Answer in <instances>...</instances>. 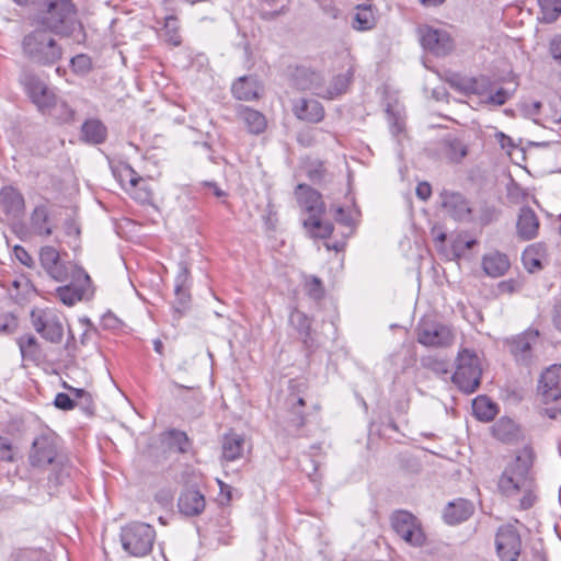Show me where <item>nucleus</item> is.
<instances>
[{
	"instance_id": "f257e3e1",
	"label": "nucleus",
	"mask_w": 561,
	"mask_h": 561,
	"mask_svg": "<svg viewBox=\"0 0 561 561\" xmlns=\"http://www.w3.org/2000/svg\"><path fill=\"white\" fill-rule=\"evenodd\" d=\"M534 451L525 446L507 463L499 479V490L506 497L518 499L522 510L530 508L537 501V485L531 474Z\"/></svg>"
},
{
	"instance_id": "f03ea898",
	"label": "nucleus",
	"mask_w": 561,
	"mask_h": 561,
	"mask_svg": "<svg viewBox=\"0 0 561 561\" xmlns=\"http://www.w3.org/2000/svg\"><path fill=\"white\" fill-rule=\"evenodd\" d=\"M39 22L62 36H72L82 31L77 9L70 0H43Z\"/></svg>"
},
{
	"instance_id": "7ed1b4c3",
	"label": "nucleus",
	"mask_w": 561,
	"mask_h": 561,
	"mask_svg": "<svg viewBox=\"0 0 561 561\" xmlns=\"http://www.w3.org/2000/svg\"><path fill=\"white\" fill-rule=\"evenodd\" d=\"M24 53L34 61L51 65L60 59L61 48L46 31H34L23 39Z\"/></svg>"
},
{
	"instance_id": "20e7f679",
	"label": "nucleus",
	"mask_w": 561,
	"mask_h": 561,
	"mask_svg": "<svg viewBox=\"0 0 561 561\" xmlns=\"http://www.w3.org/2000/svg\"><path fill=\"white\" fill-rule=\"evenodd\" d=\"M481 375L479 356L468 348L461 350L458 353L457 366L453 375L454 383L463 392L472 393L480 385Z\"/></svg>"
},
{
	"instance_id": "39448f33",
	"label": "nucleus",
	"mask_w": 561,
	"mask_h": 561,
	"mask_svg": "<svg viewBox=\"0 0 561 561\" xmlns=\"http://www.w3.org/2000/svg\"><path fill=\"white\" fill-rule=\"evenodd\" d=\"M156 531L146 523H131L121 530L123 549L134 557L148 554L153 546Z\"/></svg>"
},
{
	"instance_id": "423d86ee",
	"label": "nucleus",
	"mask_w": 561,
	"mask_h": 561,
	"mask_svg": "<svg viewBox=\"0 0 561 561\" xmlns=\"http://www.w3.org/2000/svg\"><path fill=\"white\" fill-rule=\"evenodd\" d=\"M70 270L69 284L56 288V297L68 307L89 299L93 294L89 274L78 265H70Z\"/></svg>"
},
{
	"instance_id": "0eeeda50",
	"label": "nucleus",
	"mask_w": 561,
	"mask_h": 561,
	"mask_svg": "<svg viewBox=\"0 0 561 561\" xmlns=\"http://www.w3.org/2000/svg\"><path fill=\"white\" fill-rule=\"evenodd\" d=\"M31 321L35 331L51 343H59L64 336L61 314L53 308H35L31 312Z\"/></svg>"
},
{
	"instance_id": "6e6552de",
	"label": "nucleus",
	"mask_w": 561,
	"mask_h": 561,
	"mask_svg": "<svg viewBox=\"0 0 561 561\" xmlns=\"http://www.w3.org/2000/svg\"><path fill=\"white\" fill-rule=\"evenodd\" d=\"M20 82L31 101L41 112H49L57 104V96L54 91L34 73L23 71Z\"/></svg>"
},
{
	"instance_id": "1a4fd4ad",
	"label": "nucleus",
	"mask_w": 561,
	"mask_h": 561,
	"mask_svg": "<svg viewBox=\"0 0 561 561\" xmlns=\"http://www.w3.org/2000/svg\"><path fill=\"white\" fill-rule=\"evenodd\" d=\"M391 525L396 534L413 547H422L426 540L419 519L407 511H398L391 516Z\"/></svg>"
},
{
	"instance_id": "9d476101",
	"label": "nucleus",
	"mask_w": 561,
	"mask_h": 561,
	"mask_svg": "<svg viewBox=\"0 0 561 561\" xmlns=\"http://www.w3.org/2000/svg\"><path fill=\"white\" fill-rule=\"evenodd\" d=\"M417 341L422 345L430 347H445L453 344L455 334L450 327L423 319L416 329Z\"/></svg>"
},
{
	"instance_id": "9b49d317",
	"label": "nucleus",
	"mask_w": 561,
	"mask_h": 561,
	"mask_svg": "<svg viewBox=\"0 0 561 561\" xmlns=\"http://www.w3.org/2000/svg\"><path fill=\"white\" fill-rule=\"evenodd\" d=\"M454 84L463 93L481 95L486 103L493 105H503L511 96L510 92L503 88L486 93V80L484 78H459L454 81Z\"/></svg>"
},
{
	"instance_id": "f8f14e48",
	"label": "nucleus",
	"mask_w": 561,
	"mask_h": 561,
	"mask_svg": "<svg viewBox=\"0 0 561 561\" xmlns=\"http://www.w3.org/2000/svg\"><path fill=\"white\" fill-rule=\"evenodd\" d=\"M57 456V437L45 433L36 437L32 444L30 462L33 467L44 468L53 463Z\"/></svg>"
},
{
	"instance_id": "ddd939ff",
	"label": "nucleus",
	"mask_w": 561,
	"mask_h": 561,
	"mask_svg": "<svg viewBox=\"0 0 561 561\" xmlns=\"http://www.w3.org/2000/svg\"><path fill=\"white\" fill-rule=\"evenodd\" d=\"M496 551L502 561H516L522 548L520 536L512 525L501 526L496 533Z\"/></svg>"
},
{
	"instance_id": "4468645a",
	"label": "nucleus",
	"mask_w": 561,
	"mask_h": 561,
	"mask_svg": "<svg viewBox=\"0 0 561 561\" xmlns=\"http://www.w3.org/2000/svg\"><path fill=\"white\" fill-rule=\"evenodd\" d=\"M419 36L423 48L434 55H446L453 48L451 38L445 31L424 25L419 27Z\"/></svg>"
},
{
	"instance_id": "2eb2a0df",
	"label": "nucleus",
	"mask_w": 561,
	"mask_h": 561,
	"mask_svg": "<svg viewBox=\"0 0 561 561\" xmlns=\"http://www.w3.org/2000/svg\"><path fill=\"white\" fill-rule=\"evenodd\" d=\"M39 261L46 273L56 282H67L71 263L60 261L59 252L50 245H45L39 251Z\"/></svg>"
},
{
	"instance_id": "dca6fc26",
	"label": "nucleus",
	"mask_w": 561,
	"mask_h": 561,
	"mask_svg": "<svg viewBox=\"0 0 561 561\" xmlns=\"http://www.w3.org/2000/svg\"><path fill=\"white\" fill-rule=\"evenodd\" d=\"M538 390L545 403L561 399V364L551 365L541 374Z\"/></svg>"
},
{
	"instance_id": "f3484780",
	"label": "nucleus",
	"mask_w": 561,
	"mask_h": 561,
	"mask_svg": "<svg viewBox=\"0 0 561 561\" xmlns=\"http://www.w3.org/2000/svg\"><path fill=\"white\" fill-rule=\"evenodd\" d=\"M539 341V332L528 329L510 342L511 353L518 363L528 365L533 359V350Z\"/></svg>"
},
{
	"instance_id": "a211bd4d",
	"label": "nucleus",
	"mask_w": 561,
	"mask_h": 561,
	"mask_svg": "<svg viewBox=\"0 0 561 561\" xmlns=\"http://www.w3.org/2000/svg\"><path fill=\"white\" fill-rule=\"evenodd\" d=\"M205 506V496L193 488L182 491L178 500L179 511L185 516H197L204 512Z\"/></svg>"
},
{
	"instance_id": "6ab92c4d",
	"label": "nucleus",
	"mask_w": 561,
	"mask_h": 561,
	"mask_svg": "<svg viewBox=\"0 0 561 561\" xmlns=\"http://www.w3.org/2000/svg\"><path fill=\"white\" fill-rule=\"evenodd\" d=\"M296 197L301 209L308 213L309 216L323 215L324 204L321 195L308 185H298L296 190Z\"/></svg>"
},
{
	"instance_id": "aec40b11",
	"label": "nucleus",
	"mask_w": 561,
	"mask_h": 561,
	"mask_svg": "<svg viewBox=\"0 0 561 561\" xmlns=\"http://www.w3.org/2000/svg\"><path fill=\"white\" fill-rule=\"evenodd\" d=\"M442 205L457 220H467L470 217L471 208L466 198L459 193L444 192L442 194Z\"/></svg>"
},
{
	"instance_id": "412c9836",
	"label": "nucleus",
	"mask_w": 561,
	"mask_h": 561,
	"mask_svg": "<svg viewBox=\"0 0 561 561\" xmlns=\"http://www.w3.org/2000/svg\"><path fill=\"white\" fill-rule=\"evenodd\" d=\"M25 203L22 194L12 186L0 191V208L10 217L18 218L24 211Z\"/></svg>"
},
{
	"instance_id": "4be33fe9",
	"label": "nucleus",
	"mask_w": 561,
	"mask_h": 561,
	"mask_svg": "<svg viewBox=\"0 0 561 561\" xmlns=\"http://www.w3.org/2000/svg\"><path fill=\"white\" fill-rule=\"evenodd\" d=\"M295 84L300 90H308L320 96V91H324V77L320 72L299 68L295 73Z\"/></svg>"
},
{
	"instance_id": "5701e85b",
	"label": "nucleus",
	"mask_w": 561,
	"mask_h": 561,
	"mask_svg": "<svg viewBox=\"0 0 561 561\" xmlns=\"http://www.w3.org/2000/svg\"><path fill=\"white\" fill-rule=\"evenodd\" d=\"M482 268L490 277H501L510 268V260L507 255L502 252L490 251L482 257Z\"/></svg>"
},
{
	"instance_id": "b1692460",
	"label": "nucleus",
	"mask_w": 561,
	"mask_h": 561,
	"mask_svg": "<svg viewBox=\"0 0 561 561\" xmlns=\"http://www.w3.org/2000/svg\"><path fill=\"white\" fill-rule=\"evenodd\" d=\"M516 229L518 237L523 240H531L538 234L539 220L533 209L528 207L520 209Z\"/></svg>"
},
{
	"instance_id": "393cba45",
	"label": "nucleus",
	"mask_w": 561,
	"mask_h": 561,
	"mask_svg": "<svg viewBox=\"0 0 561 561\" xmlns=\"http://www.w3.org/2000/svg\"><path fill=\"white\" fill-rule=\"evenodd\" d=\"M31 231L41 237H49L53 233L54 225L49 217L48 208L39 205L34 208L30 218Z\"/></svg>"
},
{
	"instance_id": "a878e982",
	"label": "nucleus",
	"mask_w": 561,
	"mask_h": 561,
	"mask_svg": "<svg viewBox=\"0 0 561 561\" xmlns=\"http://www.w3.org/2000/svg\"><path fill=\"white\" fill-rule=\"evenodd\" d=\"M231 91L238 100L251 101L260 95L261 84L255 77H240L233 82Z\"/></svg>"
},
{
	"instance_id": "bb28decb",
	"label": "nucleus",
	"mask_w": 561,
	"mask_h": 561,
	"mask_svg": "<svg viewBox=\"0 0 561 561\" xmlns=\"http://www.w3.org/2000/svg\"><path fill=\"white\" fill-rule=\"evenodd\" d=\"M295 115L302 121L318 123L324 116V108L316 100L301 99L294 105Z\"/></svg>"
},
{
	"instance_id": "cd10ccee",
	"label": "nucleus",
	"mask_w": 561,
	"mask_h": 561,
	"mask_svg": "<svg viewBox=\"0 0 561 561\" xmlns=\"http://www.w3.org/2000/svg\"><path fill=\"white\" fill-rule=\"evenodd\" d=\"M473 512L471 502L459 499L447 505L444 511V519L447 524L454 525L461 523L470 517Z\"/></svg>"
},
{
	"instance_id": "c85d7f7f",
	"label": "nucleus",
	"mask_w": 561,
	"mask_h": 561,
	"mask_svg": "<svg viewBox=\"0 0 561 561\" xmlns=\"http://www.w3.org/2000/svg\"><path fill=\"white\" fill-rule=\"evenodd\" d=\"M244 437L230 432L222 438V457L227 461H234L242 457L244 450Z\"/></svg>"
},
{
	"instance_id": "c756f323",
	"label": "nucleus",
	"mask_w": 561,
	"mask_h": 561,
	"mask_svg": "<svg viewBox=\"0 0 561 561\" xmlns=\"http://www.w3.org/2000/svg\"><path fill=\"white\" fill-rule=\"evenodd\" d=\"M107 130L104 124L95 118L88 119L81 127V139L91 145H99L106 139Z\"/></svg>"
},
{
	"instance_id": "7c9ffc66",
	"label": "nucleus",
	"mask_w": 561,
	"mask_h": 561,
	"mask_svg": "<svg viewBox=\"0 0 561 561\" xmlns=\"http://www.w3.org/2000/svg\"><path fill=\"white\" fill-rule=\"evenodd\" d=\"M238 116L251 134H261L266 128L265 116L256 110L241 106L238 110Z\"/></svg>"
},
{
	"instance_id": "2f4dec72",
	"label": "nucleus",
	"mask_w": 561,
	"mask_h": 561,
	"mask_svg": "<svg viewBox=\"0 0 561 561\" xmlns=\"http://www.w3.org/2000/svg\"><path fill=\"white\" fill-rule=\"evenodd\" d=\"M472 411L478 420L490 422L497 414V405L488 397L479 396L472 402Z\"/></svg>"
},
{
	"instance_id": "473e14b6",
	"label": "nucleus",
	"mask_w": 561,
	"mask_h": 561,
	"mask_svg": "<svg viewBox=\"0 0 561 561\" xmlns=\"http://www.w3.org/2000/svg\"><path fill=\"white\" fill-rule=\"evenodd\" d=\"M353 72L347 70L345 73L332 78L329 85L324 83V91H320V98L333 99L344 93L351 82Z\"/></svg>"
},
{
	"instance_id": "72a5a7b5",
	"label": "nucleus",
	"mask_w": 561,
	"mask_h": 561,
	"mask_svg": "<svg viewBox=\"0 0 561 561\" xmlns=\"http://www.w3.org/2000/svg\"><path fill=\"white\" fill-rule=\"evenodd\" d=\"M322 215L308 216L304 220L305 228L314 238L325 239L331 236L333 226L329 221H322Z\"/></svg>"
},
{
	"instance_id": "f704fd0d",
	"label": "nucleus",
	"mask_w": 561,
	"mask_h": 561,
	"mask_svg": "<svg viewBox=\"0 0 561 561\" xmlns=\"http://www.w3.org/2000/svg\"><path fill=\"white\" fill-rule=\"evenodd\" d=\"M289 324L298 332L304 343L311 337V319L302 311L293 309L289 314Z\"/></svg>"
},
{
	"instance_id": "c9c22d12",
	"label": "nucleus",
	"mask_w": 561,
	"mask_h": 561,
	"mask_svg": "<svg viewBox=\"0 0 561 561\" xmlns=\"http://www.w3.org/2000/svg\"><path fill=\"white\" fill-rule=\"evenodd\" d=\"M376 24V18L370 5L360 4L356 7L353 19V27L357 31L371 30Z\"/></svg>"
},
{
	"instance_id": "e433bc0d",
	"label": "nucleus",
	"mask_w": 561,
	"mask_h": 561,
	"mask_svg": "<svg viewBox=\"0 0 561 561\" xmlns=\"http://www.w3.org/2000/svg\"><path fill=\"white\" fill-rule=\"evenodd\" d=\"M126 192L138 203L150 204L152 201V190L142 178L138 179L136 185L126 187Z\"/></svg>"
},
{
	"instance_id": "4c0bfd02",
	"label": "nucleus",
	"mask_w": 561,
	"mask_h": 561,
	"mask_svg": "<svg viewBox=\"0 0 561 561\" xmlns=\"http://www.w3.org/2000/svg\"><path fill=\"white\" fill-rule=\"evenodd\" d=\"M19 348L24 360H36L39 355V348L36 339L33 335H25L18 341Z\"/></svg>"
},
{
	"instance_id": "58836bf2",
	"label": "nucleus",
	"mask_w": 561,
	"mask_h": 561,
	"mask_svg": "<svg viewBox=\"0 0 561 561\" xmlns=\"http://www.w3.org/2000/svg\"><path fill=\"white\" fill-rule=\"evenodd\" d=\"M541 20L546 23L554 22L561 14V0H538Z\"/></svg>"
},
{
	"instance_id": "ea45409f",
	"label": "nucleus",
	"mask_w": 561,
	"mask_h": 561,
	"mask_svg": "<svg viewBox=\"0 0 561 561\" xmlns=\"http://www.w3.org/2000/svg\"><path fill=\"white\" fill-rule=\"evenodd\" d=\"M114 176L118 180L122 187L126 191V187L136 185V182L140 178L134 169L125 164L113 170Z\"/></svg>"
},
{
	"instance_id": "a19ab883",
	"label": "nucleus",
	"mask_w": 561,
	"mask_h": 561,
	"mask_svg": "<svg viewBox=\"0 0 561 561\" xmlns=\"http://www.w3.org/2000/svg\"><path fill=\"white\" fill-rule=\"evenodd\" d=\"M446 154L451 161H460L463 157L467 154V147L466 145L457 139V138H450L446 139Z\"/></svg>"
},
{
	"instance_id": "79ce46f5",
	"label": "nucleus",
	"mask_w": 561,
	"mask_h": 561,
	"mask_svg": "<svg viewBox=\"0 0 561 561\" xmlns=\"http://www.w3.org/2000/svg\"><path fill=\"white\" fill-rule=\"evenodd\" d=\"M164 32L169 43L173 46L181 44V35L179 34V21L175 16L170 15L165 18Z\"/></svg>"
},
{
	"instance_id": "37998d69",
	"label": "nucleus",
	"mask_w": 561,
	"mask_h": 561,
	"mask_svg": "<svg viewBox=\"0 0 561 561\" xmlns=\"http://www.w3.org/2000/svg\"><path fill=\"white\" fill-rule=\"evenodd\" d=\"M168 435L171 448H175L180 453H185L188 449V437L184 432L172 430Z\"/></svg>"
},
{
	"instance_id": "c03bdc74",
	"label": "nucleus",
	"mask_w": 561,
	"mask_h": 561,
	"mask_svg": "<svg viewBox=\"0 0 561 561\" xmlns=\"http://www.w3.org/2000/svg\"><path fill=\"white\" fill-rule=\"evenodd\" d=\"M191 277L190 271L184 262H180L178 265V274L174 279V291L182 290L183 288H190Z\"/></svg>"
},
{
	"instance_id": "a18cd8bd",
	"label": "nucleus",
	"mask_w": 561,
	"mask_h": 561,
	"mask_svg": "<svg viewBox=\"0 0 561 561\" xmlns=\"http://www.w3.org/2000/svg\"><path fill=\"white\" fill-rule=\"evenodd\" d=\"M305 289L307 294L313 299H320L323 297L324 294L322 283L316 276H309L306 278Z\"/></svg>"
},
{
	"instance_id": "49530a36",
	"label": "nucleus",
	"mask_w": 561,
	"mask_h": 561,
	"mask_svg": "<svg viewBox=\"0 0 561 561\" xmlns=\"http://www.w3.org/2000/svg\"><path fill=\"white\" fill-rule=\"evenodd\" d=\"M286 404L288 409L297 415L299 425H301L304 423V415L299 409L305 405L304 397L295 392H290L286 398Z\"/></svg>"
},
{
	"instance_id": "de8ad7c7",
	"label": "nucleus",
	"mask_w": 561,
	"mask_h": 561,
	"mask_svg": "<svg viewBox=\"0 0 561 561\" xmlns=\"http://www.w3.org/2000/svg\"><path fill=\"white\" fill-rule=\"evenodd\" d=\"M72 70L78 75H87L91 69V59L84 54L77 55L70 60Z\"/></svg>"
},
{
	"instance_id": "09e8293b",
	"label": "nucleus",
	"mask_w": 561,
	"mask_h": 561,
	"mask_svg": "<svg viewBox=\"0 0 561 561\" xmlns=\"http://www.w3.org/2000/svg\"><path fill=\"white\" fill-rule=\"evenodd\" d=\"M514 430V423L511 420L501 419L493 426V434L501 440L508 439Z\"/></svg>"
},
{
	"instance_id": "8fccbe9b",
	"label": "nucleus",
	"mask_w": 561,
	"mask_h": 561,
	"mask_svg": "<svg viewBox=\"0 0 561 561\" xmlns=\"http://www.w3.org/2000/svg\"><path fill=\"white\" fill-rule=\"evenodd\" d=\"M522 261L527 271L530 273L541 267V261L537 257L536 252L533 248H528L522 255Z\"/></svg>"
},
{
	"instance_id": "3c124183",
	"label": "nucleus",
	"mask_w": 561,
	"mask_h": 561,
	"mask_svg": "<svg viewBox=\"0 0 561 561\" xmlns=\"http://www.w3.org/2000/svg\"><path fill=\"white\" fill-rule=\"evenodd\" d=\"M175 294V306L174 311L182 313L188 306L191 295L190 288H183L182 290L174 291Z\"/></svg>"
},
{
	"instance_id": "603ef678",
	"label": "nucleus",
	"mask_w": 561,
	"mask_h": 561,
	"mask_svg": "<svg viewBox=\"0 0 561 561\" xmlns=\"http://www.w3.org/2000/svg\"><path fill=\"white\" fill-rule=\"evenodd\" d=\"M477 241L474 239H463L458 237L453 242V251L456 256H461L465 254L466 250H470Z\"/></svg>"
},
{
	"instance_id": "864d4df0",
	"label": "nucleus",
	"mask_w": 561,
	"mask_h": 561,
	"mask_svg": "<svg viewBox=\"0 0 561 561\" xmlns=\"http://www.w3.org/2000/svg\"><path fill=\"white\" fill-rule=\"evenodd\" d=\"M494 139L508 156H511L513 150L517 147L513 139L503 131H495Z\"/></svg>"
},
{
	"instance_id": "5fc2aeb1",
	"label": "nucleus",
	"mask_w": 561,
	"mask_h": 561,
	"mask_svg": "<svg viewBox=\"0 0 561 561\" xmlns=\"http://www.w3.org/2000/svg\"><path fill=\"white\" fill-rule=\"evenodd\" d=\"M54 404L56 408L64 410V411H69L75 408L73 400L69 397V394L64 393V392L56 394Z\"/></svg>"
},
{
	"instance_id": "6e6d98bb",
	"label": "nucleus",
	"mask_w": 561,
	"mask_h": 561,
	"mask_svg": "<svg viewBox=\"0 0 561 561\" xmlns=\"http://www.w3.org/2000/svg\"><path fill=\"white\" fill-rule=\"evenodd\" d=\"M388 121L390 124V130L393 135H398L404 129V122L400 117H397L390 108L387 110Z\"/></svg>"
},
{
	"instance_id": "4d7b16f0",
	"label": "nucleus",
	"mask_w": 561,
	"mask_h": 561,
	"mask_svg": "<svg viewBox=\"0 0 561 561\" xmlns=\"http://www.w3.org/2000/svg\"><path fill=\"white\" fill-rule=\"evenodd\" d=\"M64 229H65V233L69 238H72L73 241L76 242L81 232L78 222L73 219H69L65 222ZM76 245L77 244L75 243L73 247H76Z\"/></svg>"
},
{
	"instance_id": "13d9d810",
	"label": "nucleus",
	"mask_w": 561,
	"mask_h": 561,
	"mask_svg": "<svg viewBox=\"0 0 561 561\" xmlns=\"http://www.w3.org/2000/svg\"><path fill=\"white\" fill-rule=\"evenodd\" d=\"M14 255L16 260H19L23 265L30 267L33 264V257L28 254V252L21 245H15L13 249Z\"/></svg>"
},
{
	"instance_id": "bf43d9fd",
	"label": "nucleus",
	"mask_w": 561,
	"mask_h": 561,
	"mask_svg": "<svg viewBox=\"0 0 561 561\" xmlns=\"http://www.w3.org/2000/svg\"><path fill=\"white\" fill-rule=\"evenodd\" d=\"M0 459L8 461L13 459L11 443L8 438L2 436H0Z\"/></svg>"
},
{
	"instance_id": "052dcab7",
	"label": "nucleus",
	"mask_w": 561,
	"mask_h": 561,
	"mask_svg": "<svg viewBox=\"0 0 561 561\" xmlns=\"http://www.w3.org/2000/svg\"><path fill=\"white\" fill-rule=\"evenodd\" d=\"M550 53L552 58L561 64V36H556L550 42Z\"/></svg>"
},
{
	"instance_id": "680f3d73",
	"label": "nucleus",
	"mask_w": 561,
	"mask_h": 561,
	"mask_svg": "<svg viewBox=\"0 0 561 561\" xmlns=\"http://www.w3.org/2000/svg\"><path fill=\"white\" fill-rule=\"evenodd\" d=\"M79 323L81 328L83 329L82 335H81V343L85 344L89 335L91 334L93 330V325L88 318H80Z\"/></svg>"
},
{
	"instance_id": "e2e57ef3",
	"label": "nucleus",
	"mask_w": 561,
	"mask_h": 561,
	"mask_svg": "<svg viewBox=\"0 0 561 561\" xmlns=\"http://www.w3.org/2000/svg\"><path fill=\"white\" fill-rule=\"evenodd\" d=\"M415 192L420 199L426 201L432 194V187L427 182H421L417 184Z\"/></svg>"
},
{
	"instance_id": "0e129e2a",
	"label": "nucleus",
	"mask_w": 561,
	"mask_h": 561,
	"mask_svg": "<svg viewBox=\"0 0 561 561\" xmlns=\"http://www.w3.org/2000/svg\"><path fill=\"white\" fill-rule=\"evenodd\" d=\"M203 186L209 190V192L218 198L225 197L227 195V193L221 190L216 182H204Z\"/></svg>"
},
{
	"instance_id": "69168bd1",
	"label": "nucleus",
	"mask_w": 561,
	"mask_h": 561,
	"mask_svg": "<svg viewBox=\"0 0 561 561\" xmlns=\"http://www.w3.org/2000/svg\"><path fill=\"white\" fill-rule=\"evenodd\" d=\"M334 218L336 221L347 225H351V217L345 213L344 208L339 206L335 208Z\"/></svg>"
},
{
	"instance_id": "338daca9",
	"label": "nucleus",
	"mask_w": 561,
	"mask_h": 561,
	"mask_svg": "<svg viewBox=\"0 0 561 561\" xmlns=\"http://www.w3.org/2000/svg\"><path fill=\"white\" fill-rule=\"evenodd\" d=\"M516 286H517L516 282L513 280V279H510V280L501 282L499 284V290L501 293H508V294H511V293L516 290Z\"/></svg>"
},
{
	"instance_id": "774afa93",
	"label": "nucleus",
	"mask_w": 561,
	"mask_h": 561,
	"mask_svg": "<svg viewBox=\"0 0 561 561\" xmlns=\"http://www.w3.org/2000/svg\"><path fill=\"white\" fill-rule=\"evenodd\" d=\"M554 324L561 331V302L556 307Z\"/></svg>"
}]
</instances>
